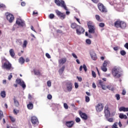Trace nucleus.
I'll return each instance as SVG.
<instances>
[{
    "label": "nucleus",
    "mask_w": 128,
    "mask_h": 128,
    "mask_svg": "<svg viewBox=\"0 0 128 128\" xmlns=\"http://www.w3.org/2000/svg\"><path fill=\"white\" fill-rule=\"evenodd\" d=\"M114 26L115 28H122V30H124L126 28V23L124 21H122L120 20H118L115 22L114 23Z\"/></svg>",
    "instance_id": "1"
},
{
    "label": "nucleus",
    "mask_w": 128,
    "mask_h": 128,
    "mask_svg": "<svg viewBox=\"0 0 128 128\" xmlns=\"http://www.w3.org/2000/svg\"><path fill=\"white\" fill-rule=\"evenodd\" d=\"M87 26H88V32H90V34H94V32H96V26L92 22L89 21L87 23Z\"/></svg>",
    "instance_id": "2"
},
{
    "label": "nucleus",
    "mask_w": 128,
    "mask_h": 128,
    "mask_svg": "<svg viewBox=\"0 0 128 128\" xmlns=\"http://www.w3.org/2000/svg\"><path fill=\"white\" fill-rule=\"evenodd\" d=\"M112 74H113V76L115 78H120L122 76V74L120 72V69L117 68H113L112 70Z\"/></svg>",
    "instance_id": "3"
},
{
    "label": "nucleus",
    "mask_w": 128,
    "mask_h": 128,
    "mask_svg": "<svg viewBox=\"0 0 128 128\" xmlns=\"http://www.w3.org/2000/svg\"><path fill=\"white\" fill-rule=\"evenodd\" d=\"M54 2L57 6H58L63 8L65 10H68V7H66V2H64V0H54Z\"/></svg>",
    "instance_id": "4"
},
{
    "label": "nucleus",
    "mask_w": 128,
    "mask_h": 128,
    "mask_svg": "<svg viewBox=\"0 0 128 128\" xmlns=\"http://www.w3.org/2000/svg\"><path fill=\"white\" fill-rule=\"evenodd\" d=\"M6 16L7 20L9 22H14V17L12 14H10L8 12L6 13Z\"/></svg>",
    "instance_id": "5"
},
{
    "label": "nucleus",
    "mask_w": 128,
    "mask_h": 128,
    "mask_svg": "<svg viewBox=\"0 0 128 128\" xmlns=\"http://www.w3.org/2000/svg\"><path fill=\"white\" fill-rule=\"evenodd\" d=\"M56 16H58L60 20H64V18H66V14L64 13H62L58 10H56Z\"/></svg>",
    "instance_id": "6"
},
{
    "label": "nucleus",
    "mask_w": 128,
    "mask_h": 128,
    "mask_svg": "<svg viewBox=\"0 0 128 128\" xmlns=\"http://www.w3.org/2000/svg\"><path fill=\"white\" fill-rule=\"evenodd\" d=\"M98 8L102 12H108V10H106V8L102 4L99 3L98 4Z\"/></svg>",
    "instance_id": "7"
},
{
    "label": "nucleus",
    "mask_w": 128,
    "mask_h": 128,
    "mask_svg": "<svg viewBox=\"0 0 128 128\" xmlns=\"http://www.w3.org/2000/svg\"><path fill=\"white\" fill-rule=\"evenodd\" d=\"M16 24L18 26H22V28L26 26V23H24V21L22 20L20 18L17 19L16 20Z\"/></svg>",
    "instance_id": "8"
},
{
    "label": "nucleus",
    "mask_w": 128,
    "mask_h": 128,
    "mask_svg": "<svg viewBox=\"0 0 128 128\" xmlns=\"http://www.w3.org/2000/svg\"><path fill=\"white\" fill-rule=\"evenodd\" d=\"M66 86L68 92H72V82H70V81L66 83Z\"/></svg>",
    "instance_id": "9"
},
{
    "label": "nucleus",
    "mask_w": 128,
    "mask_h": 128,
    "mask_svg": "<svg viewBox=\"0 0 128 128\" xmlns=\"http://www.w3.org/2000/svg\"><path fill=\"white\" fill-rule=\"evenodd\" d=\"M2 68L6 70H10V68H12V64L8 62H6L4 64L2 65Z\"/></svg>",
    "instance_id": "10"
},
{
    "label": "nucleus",
    "mask_w": 128,
    "mask_h": 128,
    "mask_svg": "<svg viewBox=\"0 0 128 128\" xmlns=\"http://www.w3.org/2000/svg\"><path fill=\"white\" fill-rule=\"evenodd\" d=\"M76 32L77 34H78V36H80L82 34H84L85 32V30L84 28L80 26H78V28L76 30Z\"/></svg>",
    "instance_id": "11"
},
{
    "label": "nucleus",
    "mask_w": 128,
    "mask_h": 128,
    "mask_svg": "<svg viewBox=\"0 0 128 128\" xmlns=\"http://www.w3.org/2000/svg\"><path fill=\"white\" fill-rule=\"evenodd\" d=\"M96 112H102L104 110V106L102 103H98L96 106Z\"/></svg>",
    "instance_id": "12"
},
{
    "label": "nucleus",
    "mask_w": 128,
    "mask_h": 128,
    "mask_svg": "<svg viewBox=\"0 0 128 128\" xmlns=\"http://www.w3.org/2000/svg\"><path fill=\"white\" fill-rule=\"evenodd\" d=\"M74 124V122L73 120L66 121V126H67L68 128H72Z\"/></svg>",
    "instance_id": "13"
},
{
    "label": "nucleus",
    "mask_w": 128,
    "mask_h": 128,
    "mask_svg": "<svg viewBox=\"0 0 128 128\" xmlns=\"http://www.w3.org/2000/svg\"><path fill=\"white\" fill-rule=\"evenodd\" d=\"M31 122L33 124H38V118L34 116L32 117Z\"/></svg>",
    "instance_id": "14"
},
{
    "label": "nucleus",
    "mask_w": 128,
    "mask_h": 128,
    "mask_svg": "<svg viewBox=\"0 0 128 128\" xmlns=\"http://www.w3.org/2000/svg\"><path fill=\"white\" fill-rule=\"evenodd\" d=\"M80 116L84 120H88V115L86 113H84L82 112H80Z\"/></svg>",
    "instance_id": "15"
},
{
    "label": "nucleus",
    "mask_w": 128,
    "mask_h": 128,
    "mask_svg": "<svg viewBox=\"0 0 128 128\" xmlns=\"http://www.w3.org/2000/svg\"><path fill=\"white\" fill-rule=\"evenodd\" d=\"M90 56H91L92 60H98V57L96 56V54L94 52H91L90 53Z\"/></svg>",
    "instance_id": "16"
},
{
    "label": "nucleus",
    "mask_w": 128,
    "mask_h": 128,
    "mask_svg": "<svg viewBox=\"0 0 128 128\" xmlns=\"http://www.w3.org/2000/svg\"><path fill=\"white\" fill-rule=\"evenodd\" d=\"M82 68H84L85 72H86L88 70V68H86V66L84 64H83V66H80L79 68L80 72H82Z\"/></svg>",
    "instance_id": "17"
},
{
    "label": "nucleus",
    "mask_w": 128,
    "mask_h": 128,
    "mask_svg": "<svg viewBox=\"0 0 128 128\" xmlns=\"http://www.w3.org/2000/svg\"><path fill=\"white\" fill-rule=\"evenodd\" d=\"M66 58H62L60 60H58V62L60 64H66Z\"/></svg>",
    "instance_id": "18"
},
{
    "label": "nucleus",
    "mask_w": 128,
    "mask_h": 128,
    "mask_svg": "<svg viewBox=\"0 0 128 128\" xmlns=\"http://www.w3.org/2000/svg\"><path fill=\"white\" fill-rule=\"evenodd\" d=\"M105 116L106 118H108L110 116V110H104Z\"/></svg>",
    "instance_id": "19"
},
{
    "label": "nucleus",
    "mask_w": 128,
    "mask_h": 128,
    "mask_svg": "<svg viewBox=\"0 0 128 128\" xmlns=\"http://www.w3.org/2000/svg\"><path fill=\"white\" fill-rule=\"evenodd\" d=\"M78 26H80L79 25H78V24H76V23H72L70 25V27L72 28H73L74 30L76 29V28H78Z\"/></svg>",
    "instance_id": "20"
},
{
    "label": "nucleus",
    "mask_w": 128,
    "mask_h": 128,
    "mask_svg": "<svg viewBox=\"0 0 128 128\" xmlns=\"http://www.w3.org/2000/svg\"><path fill=\"white\" fill-rule=\"evenodd\" d=\"M119 118H121L122 120L124 118L125 120L128 119V116H126V114H119Z\"/></svg>",
    "instance_id": "21"
},
{
    "label": "nucleus",
    "mask_w": 128,
    "mask_h": 128,
    "mask_svg": "<svg viewBox=\"0 0 128 128\" xmlns=\"http://www.w3.org/2000/svg\"><path fill=\"white\" fill-rule=\"evenodd\" d=\"M10 54L12 58H14L15 54L14 49H10L9 51Z\"/></svg>",
    "instance_id": "22"
},
{
    "label": "nucleus",
    "mask_w": 128,
    "mask_h": 128,
    "mask_svg": "<svg viewBox=\"0 0 128 128\" xmlns=\"http://www.w3.org/2000/svg\"><path fill=\"white\" fill-rule=\"evenodd\" d=\"M27 108L28 110H32V108H34V104L30 102L29 104L27 105Z\"/></svg>",
    "instance_id": "23"
},
{
    "label": "nucleus",
    "mask_w": 128,
    "mask_h": 128,
    "mask_svg": "<svg viewBox=\"0 0 128 128\" xmlns=\"http://www.w3.org/2000/svg\"><path fill=\"white\" fill-rule=\"evenodd\" d=\"M64 68H66V66H63L59 70L58 72L60 74H62V72H64Z\"/></svg>",
    "instance_id": "24"
},
{
    "label": "nucleus",
    "mask_w": 128,
    "mask_h": 128,
    "mask_svg": "<svg viewBox=\"0 0 128 128\" xmlns=\"http://www.w3.org/2000/svg\"><path fill=\"white\" fill-rule=\"evenodd\" d=\"M19 62L21 64H24V57H21L20 58Z\"/></svg>",
    "instance_id": "25"
},
{
    "label": "nucleus",
    "mask_w": 128,
    "mask_h": 128,
    "mask_svg": "<svg viewBox=\"0 0 128 128\" xmlns=\"http://www.w3.org/2000/svg\"><path fill=\"white\" fill-rule=\"evenodd\" d=\"M14 105L16 106H18L20 104L18 103V100H16V98H14Z\"/></svg>",
    "instance_id": "26"
},
{
    "label": "nucleus",
    "mask_w": 128,
    "mask_h": 128,
    "mask_svg": "<svg viewBox=\"0 0 128 128\" xmlns=\"http://www.w3.org/2000/svg\"><path fill=\"white\" fill-rule=\"evenodd\" d=\"M107 88H108V90H112V92L113 90H114V87L112 85L108 86Z\"/></svg>",
    "instance_id": "27"
},
{
    "label": "nucleus",
    "mask_w": 128,
    "mask_h": 128,
    "mask_svg": "<svg viewBox=\"0 0 128 128\" xmlns=\"http://www.w3.org/2000/svg\"><path fill=\"white\" fill-rule=\"evenodd\" d=\"M20 85L22 86V88L24 89L26 88V84H24V82L22 81V82L20 84Z\"/></svg>",
    "instance_id": "28"
},
{
    "label": "nucleus",
    "mask_w": 128,
    "mask_h": 128,
    "mask_svg": "<svg viewBox=\"0 0 128 128\" xmlns=\"http://www.w3.org/2000/svg\"><path fill=\"white\" fill-rule=\"evenodd\" d=\"M34 72L35 76H40V70H34Z\"/></svg>",
    "instance_id": "29"
},
{
    "label": "nucleus",
    "mask_w": 128,
    "mask_h": 128,
    "mask_svg": "<svg viewBox=\"0 0 128 128\" xmlns=\"http://www.w3.org/2000/svg\"><path fill=\"white\" fill-rule=\"evenodd\" d=\"M26 46H28V41L26 40H24L22 44V48H26Z\"/></svg>",
    "instance_id": "30"
},
{
    "label": "nucleus",
    "mask_w": 128,
    "mask_h": 128,
    "mask_svg": "<svg viewBox=\"0 0 128 128\" xmlns=\"http://www.w3.org/2000/svg\"><path fill=\"white\" fill-rule=\"evenodd\" d=\"M109 62H110L108 60H104L102 66L106 67L108 66V64H109Z\"/></svg>",
    "instance_id": "31"
},
{
    "label": "nucleus",
    "mask_w": 128,
    "mask_h": 128,
    "mask_svg": "<svg viewBox=\"0 0 128 128\" xmlns=\"http://www.w3.org/2000/svg\"><path fill=\"white\" fill-rule=\"evenodd\" d=\"M0 96H2V98H6V91H2L0 93Z\"/></svg>",
    "instance_id": "32"
},
{
    "label": "nucleus",
    "mask_w": 128,
    "mask_h": 128,
    "mask_svg": "<svg viewBox=\"0 0 128 128\" xmlns=\"http://www.w3.org/2000/svg\"><path fill=\"white\" fill-rule=\"evenodd\" d=\"M120 54L121 56H126V51H124V50H122L120 52Z\"/></svg>",
    "instance_id": "33"
},
{
    "label": "nucleus",
    "mask_w": 128,
    "mask_h": 128,
    "mask_svg": "<svg viewBox=\"0 0 128 128\" xmlns=\"http://www.w3.org/2000/svg\"><path fill=\"white\" fill-rule=\"evenodd\" d=\"M85 100H86V102H90V97L88 96H85Z\"/></svg>",
    "instance_id": "34"
},
{
    "label": "nucleus",
    "mask_w": 128,
    "mask_h": 128,
    "mask_svg": "<svg viewBox=\"0 0 128 128\" xmlns=\"http://www.w3.org/2000/svg\"><path fill=\"white\" fill-rule=\"evenodd\" d=\"M101 69L103 72H105L108 70V68H106V67L104 66H102V67H101Z\"/></svg>",
    "instance_id": "35"
},
{
    "label": "nucleus",
    "mask_w": 128,
    "mask_h": 128,
    "mask_svg": "<svg viewBox=\"0 0 128 128\" xmlns=\"http://www.w3.org/2000/svg\"><path fill=\"white\" fill-rule=\"evenodd\" d=\"M112 128H118V122L114 123L112 126Z\"/></svg>",
    "instance_id": "36"
},
{
    "label": "nucleus",
    "mask_w": 128,
    "mask_h": 128,
    "mask_svg": "<svg viewBox=\"0 0 128 128\" xmlns=\"http://www.w3.org/2000/svg\"><path fill=\"white\" fill-rule=\"evenodd\" d=\"M125 108H126V107L122 106V107L120 108L119 110H120V112H124Z\"/></svg>",
    "instance_id": "37"
},
{
    "label": "nucleus",
    "mask_w": 128,
    "mask_h": 128,
    "mask_svg": "<svg viewBox=\"0 0 128 128\" xmlns=\"http://www.w3.org/2000/svg\"><path fill=\"white\" fill-rule=\"evenodd\" d=\"M49 18H50V20H52L53 18H54V14H50L49 15Z\"/></svg>",
    "instance_id": "38"
},
{
    "label": "nucleus",
    "mask_w": 128,
    "mask_h": 128,
    "mask_svg": "<svg viewBox=\"0 0 128 128\" xmlns=\"http://www.w3.org/2000/svg\"><path fill=\"white\" fill-rule=\"evenodd\" d=\"M100 16L98 15H96V18L98 22H102V20L100 18Z\"/></svg>",
    "instance_id": "39"
},
{
    "label": "nucleus",
    "mask_w": 128,
    "mask_h": 128,
    "mask_svg": "<svg viewBox=\"0 0 128 128\" xmlns=\"http://www.w3.org/2000/svg\"><path fill=\"white\" fill-rule=\"evenodd\" d=\"M115 96L117 100H120V94H116Z\"/></svg>",
    "instance_id": "40"
},
{
    "label": "nucleus",
    "mask_w": 128,
    "mask_h": 128,
    "mask_svg": "<svg viewBox=\"0 0 128 128\" xmlns=\"http://www.w3.org/2000/svg\"><path fill=\"white\" fill-rule=\"evenodd\" d=\"M86 43L87 44H92V41L90 39H86Z\"/></svg>",
    "instance_id": "41"
},
{
    "label": "nucleus",
    "mask_w": 128,
    "mask_h": 128,
    "mask_svg": "<svg viewBox=\"0 0 128 128\" xmlns=\"http://www.w3.org/2000/svg\"><path fill=\"white\" fill-rule=\"evenodd\" d=\"M4 118V112H2V111L0 110V120Z\"/></svg>",
    "instance_id": "42"
},
{
    "label": "nucleus",
    "mask_w": 128,
    "mask_h": 128,
    "mask_svg": "<svg viewBox=\"0 0 128 128\" xmlns=\"http://www.w3.org/2000/svg\"><path fill=\"white\" fill-rule=\"evenodd\" d=\"M92 74L93 78H96V72H94V71L92 72Z\"/></svg>",
    "instance_id": "43"
},
{
    "label": "nucleus",
    "mask_w": 128,
    "mask_h": 128,
    "mask_svg": "<svg viewBox=\"0 0 128 128\" xmlns=\"http://www.w3.org/2000/svg\"><path fill=\"white\" fill-rule=\"evenodd\" d=\"M6 5L3 4H0V8H6Z\"/></svg>",
    "instance_id": "44"
},
{
    "label": "nucleus",
    "mask_w": 128,
    "mask_h": 128,
    "mask_svg": "<svg viewBox=\"0 0 128 128\" xmlns=\"http://www.w3.org/2000/svg\"><path fill=\"white\" fill-rule=\"evenodd\" d=\"M13 112L14 114H18V112H20V110H16V109H14L13 110Z\"/></svg>",
    "instance_id": "45"
},
{
    "label": "nucleus",
    "mask_w": 128,
    "mask_h": 128,
    "mask_svg": "<svg viewBox=\"0 0 128 128\" xmlns=\"http://www.w3.org/2000/svg\"><path fill=\"white\" fill-rule=\"evenodd\" d=\"M22 80L20 78H17L16 80V84H20L22 82Z\"/></svg>",
    "instance_id": "46"
},
{
    "label": "nucleus",
    "mask_w": 128,
    "mask_h": 128,
    "mask_svg": "<svg viewBox=\"0 0 128 128\" xmlns=\"http://www.w3.org/2000/svg\"><path fill=\"white\" fill-rule=\"evenodd\" d=\"M9 118L12 122H16V120H14V117L10 116Z\"/></svg>",
    "instance_id": "47"
},
{
    "label": "nucleus",
    "mask_w": 128,
    "mask_h": 128,
    "mask_svg": "<svg viewBox=\"0 0 128 128\" xmlns=\"http://www.w3.org/2000/svg\"><path fill=\"white\" fill-rule=\"evenodd\" d=\"M47 86L49 87L52 86V82H50V80H48L47 82Z\"/></svg>",
    "instance_id": "48"
},
{
    "label": "nucleus",
    "mask_w": 128,
    "mask_h": 128,
    "mask_svg": "<svg viewBox=\"0 0 128 128\" xmlns=\"http://www.w3.org/2000/svg\"><path fill=\"white\" fill-rule=\"evenodd\" d=\"M107 120L109 122H114V118H107Z\"/></svg>",
    "instance_id": "49"
},
{
    "label": "nucleus",
    "mask_w": 128,
    "mask_h": 128,
    "mask_svg": "<svg viewBox=\"0 0 128 128\" xmlns=\"http://www.w3.org/2000/svg\"><path fill=\"white\" fill-rule=\"evenodd\" d=\"M64 106L66 110H68V104H66V103H64Z\"/></svg>",
    "instance_id": "50"
},
{
    "label": "nucleus",
    "mask_w": 128,
    "mask_h": 128,
    "mask_svg": "<svg viewBox=\"0 0 128 128\" xmlns=\"http://www.w3.org/2000/svg\"><path fill=\"white\" fill-rule=\"evenodd\" d=\"M76 122H80V118L76 117Z\"/></svg>",
    "instance_id": "51"
},
{
    "label": "nucleus",
    "mask_w": 128,
    "mask_h": 128,
    "mask_svg": "<svg viewBox=\"0 0 128 128\" xmlns=\"http://www.w3.org/2000/svg\"><path fill=\"white\" fill-rule=\"evenodd\" d=\"M47 98H48V100H52V94H49L48 95Z\"/></svg>",
    "instance_id": "52"
},
{
    "label": "nucleus",
    "mask_w": 128,
    "mask_h": 128,
    "mask_svg": "<svg viewBox=\"0 0 128 128\" xmlns=\"http://www.w3.org/2000/svg\"><path fill=\"white\" fill-rule=\"evenodd\" d=\"M99 26H100V28H104V24L102 22L100 23Z\"/></svg>",
    "instance_id": "53"
},
{
    "label": "nucleus",
    "mask_w": 128,
    "mask_h": 128,
    "mask_svg": "<svg viewBox=\"0 0 128 128\" xmlns=\"http://www.w3.org/2000/svg\"><path fill=\"white\" fill-rule=\"evenodd\" d=\"M99 84H100V86H103L104 84V82H102V80H99Z\"/></svg>",
    "instance_id": "54"
},
{
    "label": "nucleus",
    "mask_w": 128,
    "mask_h": 128,
    "mask_svg": "<svg viewBox=\"0 0 128 128\" xmlns=\"http://www.w3.org/2000/svg\"><path fill=\"white\" fill-rule=\"evenodd\" d=\"M101 86H102V88L104 90H106L107 88V86H106L105 85H102Z\"/></svg>",
    "instance_id": "55"
},
{
    "label": "nucleus",
    "mask_w": 128,
    "mask_h": 128,
    "mask_svg": "<svg viewBox=\"0 0 128 128\" xmlns=\"http://www.w3.org/2000/svg\"><path fill=\"white\" fill-rule=\"evenodd\" d=\"M56 32L58 34H62V31L60 30H57Z\"/></svg>",
    "instance_id": "56"
},
{
    "label": "nucleus",
    "mask_w": 128,
    "mask_h": 128,
    "mask_svg": "<svg viewBox=\"0 0 128 128\" xmlns=\"http://www.w3.org/2000/svg\"><path fill=\"white\" fill-rule=\"evenodd\" d=\"M104 110H109L108 105L106 104L104 107Z\"/></svg>",
    "instance_id": "57"
},
{
    "label": "nucleus",
    "mask_w": 128,
    "mask_h": 128,
    "mask_svg": "<svg viewBox=\"0 0 128 128\" xmlns=\"http://www.w3.org/2000/svg\"><path fill=\"white\" fill-rule=\"evenodd\" d=\"M46 58H50V54H48V53H46Z\"/></svg>",
    "instance_id": "58"
},
{
    "label": "nucleus",
    "mask_w": 128,
    "mask_h": 128,
    "mask_svg": "<svg viewBox=\"0 0 128 128\" xmlns=\"http://www.w3.org/2000/svg\"><path fill=\"white\" fill-rule=\"evenodd\" d=\"M12 74L9 75L8 76V80H12Z\"/></svg>",
    "instance_id": "59"
},
{
    "label": "nucleus",
    "mask_w": 128,
    "mask_h": 128,
    "mask_svg": "<svg viewBox=\"0 0 128 128\" xmlns=\"http://www.w3.org/2000/svg\"><path fill=\"white\" fill-rule=\"evenodd\" d=\"M75 88H78V84L76 82L74 83Z\"/></svg>",
    "instance_id": "60"
},
{
    "label": "nucleus",
    "mask_w": 128,
    "mask_h": 128,
    "mask_svg": "<svg viewBox=\"0 0 128 128\" xmlns=\"http://www.w3.org/2000/svg\"><path fill=\"white\" fill-rule=\"evenodd\" d=\"M77 78L80 82H82V77L77 76Z\"/></svg>",
    "instance_id": "61"
},
{
    "label": "nucleus",
    "mask_w": 128,
    "mask_h": 128,
    "mask_svg": "<svg viewBox=\"0 0 128 128\" xmlns=\"http://www.w3.org/2000/svg\"><path fill=\"white\" fill-rule=\"evenodd\" d=\"M72 56H73L74 58H78V56H76L75 54L72 53Z\"/></svg>",
    "instance_id": "62"
},
{
    "label": "nucleus",
    "mask_w": 128,
    "mask_h": 128,
    "mask_svg": "<svg viewBox=\"0 0 128 128\" xmlns=\"http://www.w3.org/2000/svg\"><path fill=\"white\" fill-rule=\"evenodd\" d=\"M113 48H114V50H116V51L118 50V46L114 47Z\"/></svg>",
    "instance_id": "63"
},
{
    "label": "nucleus",
    "mask_w": 128,
    "mask_h": 128,
    "mask_svg": "<svg viewBox=\"0 0 128 128\" xmlns=\"http://www.w3.org/2000/svg\"><path fill=\"white\" fill-rule=\"evenodd\" d=\"M124 48H127V50H128V43H126L124 46Z\"/></svg>",
    "instance_id": "64"
}]
</instances>
